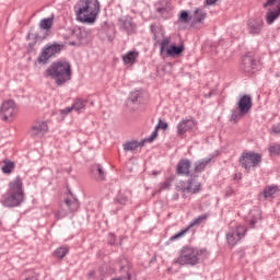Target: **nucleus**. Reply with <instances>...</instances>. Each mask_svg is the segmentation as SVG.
I'll use <instances>...</instances> for the list:
<instances>
[{
  "mask_svg": "<svg viewBox=\"0 0 280 280\" xmlns=\"http://www.w3.org/2000/svg\"><path fill=\"white\" fill-rule=\"evenodd\" d=\"M25 200V191L23 190V178L16 176L9 183V189L0 200L3 207L12 209L14 207H21Z\"/></svg>",
  "mask_w": 280,
  "mask_h": 280,
  "instance_id": "obj_1",
  "label": "nucleus"
},
{
  "mask_svg": "<svg viewBox=\"0 0 280 280\" xmlns=\"http://www.w3.org/2000/svg\"><path fill=\"white\" fill-rule=\"evenodd\" d=\"M77 20L80 23L93 24L100 14L98 0H79L74 5Z\"/></svg>",
  "mask_w": 280,
  "mask_h": 280,
  "instance_id": "obj_2",
  "label": "nucleus"
},
{
  "mask_svg": "<svg viewBox=\"0 0 280 280\" xmlns=\"http://www.w3.org/2000/svg\"><path fill=\"white\" fill-rule=\"evenodd\" d=\"M47 78H54L58 86H62L66 82L71 80V65L67 61L52 62L46 70Z\"/></svg>",
  "mask_w": 280,
  "mask_h": 280,
  "instance_id": "obj_3",
  "label": "nucleus"
},
{
  "mask_svg": "<svg viewBox=\"0 0 280 280\" xmlns=\"http://www.w3.org/2000/svg\"><path fill=\"white\" fill-rule=\"evenodd\" d=\"M200 255H202V250L191 246H184L174 262L179 264V266H196V264L200 262Z\"/></svg>",
  "mask_w": 280,
  "mask_h": 280,
  "instance_id": "obj_4",
  "label": "nucleus"
},
{
  "mask_svg": "<svg viewBox=\"0 0 280 280\" xmlns=\"http://www.w3.org/2000/svg\"><path fill=\"white\" fill-rule=\"evenodd\" d=\"M80 209V201L73 195H68L63 203L60 206V210L55 212L56 220H62V218H67L69 213H73Z\"/></svg>",
  "mask_w": 280,
  "mask_h": 280,
  "instance_id": "obj_5",
  "label": "nucleus"
},
{
  "mask_svg": "<svg viewBox=\"0 0 280 280\" xmlns=\"http://www.w3.org/2000/svg\"><path fill=\"white\" fill-rule=\"evenodd\" d=\"M250 108H253V98L250 95L245 94L238 100L236 110L232 112L231 121H240V118L250 113Z\"/></svg>",
  "mask_w": 280,
  "mask_h": 280,
  "instance_id": "obj_6",
  "label": "nucleus"
},
{
  "mask_svg": "<svg viewBox=\"0 0 280 280\" xmlns=\"http://www.w3.org/2000/svg\"><path fill=\"white\" fill-rule=\"evenodd\" d=\"M262 8L267 9L265 21L267 25H272L280 16V0H267L262 4Z\"/></svg>",
  "mask_w": 280,
  "mask_h": 280,
  "instance_id": "obj_7",
  "label": "nucleus"
},
{
  "mask_svg": "<svg viewBox=\"0 0 280 280\" xmlns=\"http://www.w3.org/2000/svg\"><path fill=\"white\" fill-rule=\"evenodd\" d=\"M238 163L246 172H250L252 167H258L259 163H261V155L250 151L243 152Z\"/></svg>",
  "mask_w": 280,
  "mask_h": 280,
  "instance_id": "obj_8",
  "label": "nucleus"
},
{
  "mask_svg": "<svg viewBox=\"0 0 280 280\" xmlns=\"http://www.w3.org/2000/svg\"><path fill=\"white\" fill-rule=\"evenodd\" d=\"M18 113L19 109H16V103H14V101L12 100L3 102L0 107V115L2 117V121H12V119L16 117Z\"/></svg>",
  "mask_w": 280,
  "mask_h": 280,
  "instance_id": "obj_9",
  "label": "nucleus"
},
{
  "mask_svg": "<svg viewBox=\"0 0 280 280\" xmlns=\"http://www.w3.org/2000/svg\"><path fill=\"white\" fill-rule=\"evenodd\" d=\"M62 46L60 44L47 45L38 56L37 62L45 65L55 54H60Z\"/></svg>",
  "mask_w": 280,
  "mask_h": 280,
  "instance_id": "obj_10",
  "label": "nucleus"
},
{
  "mask_svg": "<svg viewBox=\"0 0 280 280\" xmlns=\"http://www.w3.org/2000/svg\"><path fill=\"white\" fill-rule=\"evenodd\" d=\"M177 191H182V194H198L200 191V183L191 177L186 182H180L177 186Z\"/></svg>",
  "mask_w": 280,
  "mask_h": 280,
  "instance_id": "obj_11",
  "label": "nucleus"
},
{
  "mask_svg": "<svg viewBox=\"0 0 280 280\" xmlns=\"http://www.w3.org/2000/svg\"><path fill=\"white\" fill-rule=\"evenodd\" d=\"M241 69L245 73H248V75H253L255 71L259 70V63L257 62V60H255V57H253V55H246L245 57H243Z\"/></svg>",
  "mask_w": 280,
  "mask_h": 280,
  "instance_id": "obj_12",
  "label": "nucleus"
},
{
  "mask_svg": "<svg viewBox=\"0 0 280 280\" xmlns=\"http://www.w3.org/2000/svg\"><path fill=\"white\" fill-rule=\"evenodd\" d=\"M246 235V226L237 225L235 230L226 234L228 244L230 246H235Z\"/></svg>",
  "mask_w": 280,
  "mask_h": 280,
  "instance_id": "obj_13",
  "label": "nucleus"
},
{
  "mask_svg": "<svg viewBox=\"0 0 280 280\" xmlns=\"http://www.w3.org/2000/svg\"><path fill=\"white\" fill-rule=\"evenodd\" d=\"M264 30V20L261 18H252L247 22V32L250 36H259Z\"/></svg>",
  "mask_w": 280,
  "mask_h": 280,
  "instance_id": "obj_14",
  "label": "nucleus"
},
{
  "mask_svg": "<svg viewBox=\"0 0 280 280\" xmlns=\"http://www.w3.org/2000/svg\"><path fill=\"white\" fill-rule=\"evenodd\" d=\"M207 218H209L208 214L199 215L197 219H195L192 222H190L189 225L186 229H184L180 232L173 235L170 238V241L171 242H176V240H180V237H185V235H187V233L189 232V229L196 226L197 224H202V222H205V220H207Z\"/></svg>",
  "mask_w": 280,
  "mask_h": 280,
  "instance_id": "obj_15",
  "label": "nucleus"
},
{
  "mask_svg": "<svg viewBox=\"0 0 280 280\" xmlns=\"http://www.w3.org/2000/svg\"><path fill=\"white\" fill-rule=\"evenodd\" d=\"M47 130H49L47 122L37 121L31 128L30 136L33 137V139H40V137H43L47 133Z\"/></svg>",
  "mask_w": 280,
  "mask_h": 280,
  "instance_id": "obj_16",
  "label": "nucleus"
},
{
  "mask_svg": "<svg viewBox=\"0 0 280 280\" xmlns=\"http://www.w3.org/2000/svg\"><path fill=\"white\" fill-rule=\"evenodd\" d=\"M118 27L121 30V32H125L126 34H135V30H137V26L132 22V18L125 16L118 19Z\"/></svg>",
  "mask_w": 280,
  "mask_h": 280,
  "instance_id": "obj_17",
  "label": "nucleus"
},
{
  "mask_svg": "<svg viewBox=\"0 0 280 280\" xmlns=\"http://www.w3.org/2000/svg\"><path fill=\"white\" fill-rule=\"evenodd\" d=\"M172 10H174V7H172L170 0H160V3L156 7V12H159L163 19H170V16H172Z\"/></svg>",
  "mask_w": 280,
  "mask_h": 280,
  "instance_id": "obj_18",
  "label": "nucleus"
},
{
  "mask_svg": "<svg viewBox=\"0 0 280 280\" xmlns=\"http://www.w3.org/2000/svg\"><path fill=\"white\" fill-rule=\"evenodd\" d=\"M191 161L182 159L176 166V174L179 176H191Z\"/></svg>",
  "mask_w": 280,
  "mask_h": 280,
  "instance_id": "obj_19",
  "label": "nucleus"
},
{
  "mask_svg": "<svg viewBox=\"0 0 280 280\" xmlns=\"http://www.w3.org/2000/svg\"><path fill=\"white\" fill-rule=\"evenodd\" d=\"M176 128H177V135L180 137L186 132H191V130L196 128V122L191 119H185V120H182Z\"/></svg>",
  "mask_w": 280,
  "mask_h": 280,
  "instance_id": "obj_20",
  "label": "nucleus"
},
{
  "mask_svg": "<svg viewBox=\"0 0 280 280\" xmlns=\"http://www.w3.org/2000/svg\"><path fill=\"white\" fill-rule=\"evenodd\" d=\"M211 161H213V159L205 158L202 160L195 162L194 173L190 175L191 178H196V174H202V171L207 170V166L211 163Z\"/></svg>",
  "mask_w": 280,
  "mask_h": 280,
  "instance_id": "obj_21",
  "label": "nucleus"
},
{
  "mask_svg": "<svg viewBox=\"0 0 280 280\" xmlns=\"http://www.w3.org/2000/svg\"><path fill=\"white\" fill-rule=\"evenodd\" d=\"M91 173L95 180H97L98 183H102V180H106V172L104 171V167H102L100 164L92 165Z\"/></svg>",
  "mask_w": 280,
  "mask_h": 280,
  "instance_id": "obj_22",
  "label": "nucleus"
},
{
  "mask_svg": "<svg viewBox=\"0 0 280 280\" xmlns=\"http://www.w3.org/2000/svg\"><path fill=\"white\" fill-rule=\"evenodd\" d=\"M45 38H47V36H42L38 33L34 32L33 30H31V32L27 34V40H33L32 43H28V47L31 49H34V46L36 45L37 40H45Z\"/></svg>",
  "mask_w": 280,
  "mask_h": 280,
  "instance_id": "obj_23",
  "label": "nucleus"
},
{
  "mask_svg": "<svg viewBox=\"0 0 280 280\" xmlns=\"http://www.w3.org/2000/svg\"><path fill=\"white\" fill-rule=\"evenodd\" d=\"M185 51V46H176V45H171L168 48H166V55L170 58H175V56H180Z\"/></svg>",
  "mask_w": 280,
  "mask_h": 280,
  "instance_id": "obj_24",
  "label": "nucleus"
},
{
  "mask_svg": "<svg viewBox=\"0 0 280 280\" xmlns=\"http://www.w3.org/2000/svg\"><path fill=\"white\" fill-rule=\"evenodd\" d=\"M137 58H139V52L136 50L128 51L122 56L125 65H135V62H137Z\"/></svg>",
  "mask_w": 280,
  "mask_h": 280,
  "instance_id": "obj_25",
  "label": "nucleus"
},
{
  "mask_svg": "<svg viewBox=\"0 0 280 280\" xmlns=\"http://www.w3.org/2000/svg\"><path fill=\"white\" fill-rule=\"evenodd\" d=\"M143 141H129L124 144L125 152H136V150H139V148H143Z\"/></svg>",
  "mask_w": 280,
  "mask_h": 280,
  "instance_id": "obj_26",
  "label": "nucleus"
},
{
  "mask_svg": "<svg viewBox=\"0 0 280 280\" xmlns=\"http://www.w3.org/2000/svg\"><path fill=\"white\" fill-rule=\"evenodd\" d=\"M72 110H75V113H82L84 108H86V100L83 98H77L74 100L73 104L71 105Z\"/></svg>",
  "mask_w": 280,
  "mask_h": 280,
  "instance_id": "obj_27",
  "label": "nucleus"
},
{
  "mask_svg": "<svg viewBox=\"0 0 280 280\" xmlns=\"http://www.w3.org/2000/svg\"><path fill=\"white\" fill-rule=\"evenodd\" d=\"M128 195L126 192H118V195L115 197L114 202L115 205H128L129 202Z\"/></svg>",
  "mask_w": 280,
  "mask_h": 280,
  "instance_id": "obj_28",
  "label": "nucleus"
},
{
  "mask_svg": "<svg viewBox=\"0 0 280 280\" xmlns=\"http://www.w3.org/2000/svg\"><path fill=\"white\" fill-rule=\"evenodd\" d=\"M196 23H205V20L207 19V12L202 9L195 10L194 13Z\"/></svg>",
  "mask_w": 280,
  "mask_h": 280,
  "instance_id": "obj_29",
  "label": "nucleus"
},
{
  "mask_svg": "<svg viewBox=\"0 0 280 280\" xmlns=\"http://www.w3.org/2000/svg\"><path fill=\"white\" fill-rule=\"evenodd\" d=\"M69 253V248L68 247H59L54 252V257H56L57 259H65V257H67Z\"/></svg>",
  "mask_w": 280,
  "mask_h": 280,
  "instance_id": "obj_30",
  "label": "nucleus"
},
{
  "mask_svg": "<svg viewBox=\"0 0 280 280\" xmlns=\"http://www.w3.org/2000/svg\"><path fill=\"white\" fill-rule=\"evenodd\" d=\"M51 25H54V18L43 19L39 23V27L42 30H46L47 32L48 30H51Z\"/></svg>",
  "mask_w": 280,
  "mask_h": 280,
  "instance_id": "obj_31",
  "label": "nucleus"
},
{
  "mask_svg": "<svg viewBox=\"0 0 280 280\" xmlns=\"http://www.w3.org/2000/svg\"><path fill=\"white\" fill-rule=\"evenodd\" d=\"M12 170H14V163L9 160H4V164L1 167L3 174H12Z\"/></svg>",
  "mask_w": 280,
  "mask_h": 280,
  "instance_id": "obj_32",
  "label": "nucleus"
},
{
  "mask_svg": "<svg viewBox=\"0 0 280 280\" xmlns=\"http://www.w3.org/2000/svg\"><path fill=\"white\" fill-rule=\"evenodd\" d=\"M277 194V186H266L262 191L265 198H270Z\"/></svg>",
  "mask_w": 280,
  "mask_h": 280,
  "instance_id": "obj_33",
  "label": "nucleus"
},
{
  "mask_svg": "<svg viewBox=\"0 0 280 280\" xmlns=\"http://www.w3.org/2000/svg\"><path fill=\"white\" fill-rule=\"evenodd\" d=\"M250 217L252 219L249 220V224L250 226H255V224H257V220L261 218V213L259 212V210H254L250 212Z\"/></svg>",
  "mask_w": 280,
  "mask_h": 280,
  "instance_id": "obj_34",
  "label": "nucleus"
},
{
  "mask_svg": "<svg viewBox=\"0 0 280 280\" xmlns=\"http://www.w3.org/2000/svg\"><path fill=\"white\" fill-rule=\"evenodd\" d=\"M129 100L130 102H132V104H139V102H141V92L139 91L131 92Z\"/></svg>",
  "mask_w": 280,
  "mask_h": 280,
  "instance_id": "obj_35",
  "label": "nucleus"
},
{
  "mask_svg": "<svg viewBox=\"0 0 280 280\" xmlns=\"http://www.w3.org/2000/svg\"><path fill=\"white\" fill-rule=\"evenodd\" d=\"M270 154H276L277 156H280V144L273 143L269 147Z\"/></svg>",
  "mask_w": 280,
  "mask_h": 280,
  "instance_id": "obj_36",
  "label": "nucleus"
},
{
  "mask_svg": "<svg viewBox=\"0 0 280 280\" xmlns=\"http://www.w3.org/2000/svg\"><path fill=\"white\" fill-rule=\"evenodd\" d=\"M180 23H189V13L187 11H182L179 15Z\"/></svg>",
  "mask_w": 280,
  "mask_h": 280,
  "instance_id": "obj_37",
  "label": "nucleus"
},
{
  "mask_svg": "<svg viewBox=\"0 0 280 280\" xmlns=\"http://www.w3.org/2000/svg\"><path fill=\"white\" fill-rule=\"evenodd\" d=\"M170 43H171L170 38L162 39V42L160 44L161 52L166 51V49H168L167 47H170Z\"/></svg>",
  "mask_w": 280,
  "mask_h": 280,
  "instance_id": "obj_38",
  "label": "nucleus"
},
{
  "mask_svg": "<svg viewBox=\"0 0 280 280\" xmlns=\"http://www.w3.org/2000/svg\"><path fill=\"white\" fill-rule=\"evenodd\" d=\"M167 130V122L163 121V120H159L158 125L155 126V130Z\"/></svg>",
  "mask_w": 280,
  "mask_h": 280,
  "instance_id": "obj_39",
  "label": "nucleus"
},
{
  "mask_svg": "<svg viewBox=\"0 0 280 280\" xmlns=\"http://www.w3.org/2000/svg\"><path fill=\"white\" fill-rule=\"evenodd\" d=\"M156 137H159V131H156V129H154V131L150 135V137L148 139H144V141H142V142L152 143V141H154V139H156Z\"/></svg>",
  "mask_w": 280,
  "mask_h": 280,
  "instance_id": "obj_40",
  "label": "nucleus"
},
{
  "mask_svg": "<svg viewBox=\"0 0 280 280\" xmlns=\"http://www.w3.org/2000/svg\"><path fill=\"white\" fill-rule=\"evenodd\" d=\"M71 110H73V108L70 107H66L65 109L60 110L61 115H69V113H71Z\"/></svg>",
  "mask_w": 280,
  "mask_h": 280,
  "instance_id": "obj_41",
  "label": "nucleus"
},
{
  "mask_svg": "<svg viewBox=\"0 0 280 280\" xmlns=\"http://www.w3.org/2000/svg\"><path fill=\"white\" fill-rule=\"evenodd\" d=\"M70 34H71L72 38H75V37L80 36L81 32L80 31H71Z\"/></svg>",
  "mask_w": 280,
  "mask_h": 280,
  "instance_id": "obj_42",
  "label": "nucleus"
},
{
  "mask_svg": "<svg viewBox=\"0 0 280 280\" xmlns=\"http://www.w3.org/2000/svg\"><path fill=\"white\" fill-rule=\"evenodd\" d=\"M272 131L276 133V135H279L280 133V125H275L272 127Z\"/></svg>",
  "mask_w": 280,
  "mask_h": 280,
  "instance_id": "obj_43",
  "label": "nucleus"
},
{
  "mask_svg": "<svg viewBox=\"0 0 280 280\" xmlns=\"http://www.w3.org/2000/svg\"><path fill=\"white\" fill-rule=\"evenodd\" d=\"M218 3V0H206V5H215Z\"/></svg>",
  "mask_w": 280,
  "mask_h": 280,
  "instance_id": "obj_44",
  "label": "nucleus"
},
{
  "mask_svg": "<svg viewBox=\"0 0 280 280\" xmlns=\"http://www.w3.org/2000/svg\"><path fill=\"white\" fill-rule=\"evenodd\" d=\"M109 244H115V236L114 235L110 236Z\"/></svg>",
  "mask_w": 280,
  "mask_h": 280,
  "instance_id": "obj_45",
  "label": "nucleus"
},
{
  "mask_svg": "<svg viewBox=\"0 0 280 280\" xmlns=\"http://www.w3.org/2000/svg\"><path fill=\"white\" fill-rule=\"evenodd\" d=\"M25 280H36V278L32 277V278H26Z\"/></svg>",
  "mask_w": 280,
  "mask_h": 280,
  "instance_id": "obj_46",
  "label": "nucleus"
},
{
  "mask_svg": "<svg viewBox=\"0 0 280 280\" xmlns=\"http://www.w3.org/2000/svg\"><path fill=\"white\" fill-rule=\"evenodd\" d=\"M70 45L74 46V45H77V43L75 42H70Z\"/></svg>",
  "mask_w": 280,
  "mask_h": 280,
  "instance_id": "obj_47",
  "label": "nucleus"
}]
</instances>
